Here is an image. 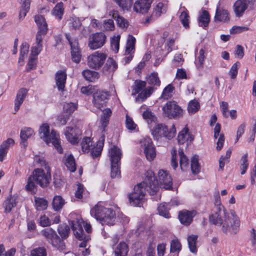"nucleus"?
Segmentation results:
<instances>
[{
	"mask_svg": "<svg viewBox=\"0 0 256 256\" xmlns=\"http://www.w3.org/2000/svg\"><path fill=\"white\" fill-rule=\"evenodd\" d=\"M106 55L100 52H96L88 57V64L92 68L98 70L104 65Z\"/></svg>",
	"mask_w": 256,
	"mask_h": 256,
	"instance_id": "obj_11",
	"label": "nucleus"
},
{
	"mask_svg": "<svg viewBox=\"0 0 256 256\" xmlns=\"http://www.w3.org/2000/svg\"><path fill=\"white\" fill-rule=\"evenodd\" d=\"M82 75L87 80L94 82L98 78V74L95 71L86 70L82 72Z\"/></svg>",
	"mask_w": 256,
	"mask_h": 256,
	"instance_id": "obj_36",
	"label": "nucleus"
},
{
	"mask_svg": "<svg viewBox=\"0 0 256 256\" xmlns=\"http://www.w3.org/2000/svg\"><path fill=\"white\" fill-rule=\"evenodd\" d=\"M146 83L144 81L136 80L132 86V94H138L136 100H140L144 101L148 97H149L153 92L154 88L152 86L146 88Z\"/></svg>",
	"mask_w": 256,
	"mask_h": 256,
	"instance_id": "obj_7",
	"label": "nucleus"
},
{
	"mask_svg": "<svg viewBox=\"0 0 256 256\" xmlns=\"http://www.w3.org/2000/svg\"><path fill=\"white\" fill-rule=\"evenodd\" d=\"M195 214V211L184 210L179 212L178 218L182 224L188 226L192 222Z\"/></svg>",
	"mask_w": 256,
	"mask_h": 256,
	"instance_id": "obj_21",
	"label": "nucleus"
},
{
	"mask_svg": "<svg viewBox=\"0 0 256 256\" xmlns=\"http://www.w3.org/2000/svg\"><path fill=\"white\" fill-rule=\"evenodd\" d=\"M71 227L74 232L75 237L78 240L86 238L87 235L84 232L83 227L84 222L82 220H72L71 222Z\"/></svg>",
	"mask_w": 256,
	"mask_h": 256,
	"instance_id": "obj_17",
	"label": "nucleus"
},
{
	"mask_svg": "<svg viewBox=\"0 0 256 256\" xmlns=\"http://www.w3.org/2000/svg\"><path fill=\"white\" fill-rule=\"evenodd\" d=\"M90 214L102 225L112 226L116 221V212L112 208L104 207L98 203L90 210Z\"/></svg>",
	"mask_w": 256,
	"mask_h": 256,
	"instance_id": "obj_4",
	"label": "nucleus"
},
{
	"mask_svg": "<svg viewBox=\"0 0 256 256\" xmlns=\"http://www.w3.org/2000/svg\"><path fill=\"white\" fill-rule=\"evenodd\" d=\"M46 248L40 247L33 249L30 252V256H46Z\"/></svg>",
	"mask_w": 256,
	"mask_h": 256,
	"instance_id": "obj_55",
	"label": "nucleus"
},
{
	"mask_svg": "<svg viewBox=\"0 0 256 256\" xmlns=\"http://www.w3.org/2000/svg\"><path fill=\"white\" fill-rule=\"evenodd\" d=\"M34 21L38 28V30L36 34L35 44H42L43 37L47 33L48 30L47 24L44 17L41 15L36 16Z\"/></svg>",
	"mask_w": 256,
	"mask_h": 256,
	"instance_id": "obj_12",
	"label": "nucleus"
},
{
	"mask_svg": "<svg viewBox=\"0 0 256 256\" xmlns=\"http://www.w3.org/2000/svg\"><path fill=\"white\" fill-rule=\"evenodd\" d=\"M230 20L229 13L226 10L218 8L214 16L216 22H228Z\"/></svg>",
	"mask_w": 256,
	"mask_h": 256,
	"instance_id": "obj_23",
	"label": "nucleus"
},
{
	"mask_svg": "<svg viewBox=\"0 0 256 256\" xmlns=\"http://www.w3.org/2000/svg\"><path fill=\"white\" fill-rule=\"evenodd\" d=\"M68 24L70 30H78L82 26V22L79 18L71 17L68 20Z\"/></svg>",
	"mask_w": 256,
	"mask_h": 256,
	"instance_id": "obj_38",
	"label": "nucleus"
},
{
	"mask_svg": "<svg viewBox=\"0 0 256 256\" xmlns=\"http://www.w3.org/2000/svg\"><path fill=\"white\" fill-rule=\"evenodd\" d=\"M120 164H111V177L114 178H118L120 176Z\"/></svg>",
	"mask_w": 256,
	"mask_h": 256,
	"instance_id": "obj_56",
	"label": "nucleus"
},
{
	"mask_svg": "<svg viewBox=\"0 0 256 256\" xmlns=\"http://www.w3.org/2000/svg\"><path fill=\"white\" fill-rule=\"evenodd\" d=\"M163 114L170 119H178L183 115V110L175 101L168 102L162 108Z\"/></svg>",
	"mask_w": 256,
	"mask_h": 256,
	"instance_id": "obj_8",
	"label": "nucleus"
},
{
	"mask_svg": "<svg viewBox=\"0 0 256 256\" xmlns=\"http://www.w3.org/2000/svg\"><path fill=\"white\" fill-rule=\"evenodd\" d=\"M104 134H102L100 140L96 144V146L92 149L91 156L94 158L101 155L104 144Z\"/></svg>",
	"mask_w": 256,
	"mask_h": 256,
	"instance_id": "obj_27",
	"label": "nucleus"
},
{
	"mask_svg": "<svg viewBox=\"0 0 256 256\" xmlns=\"http://www.w3.org/2000/svg\"><path fill=\"white\" fill-rule=\"evenodd\" d=\"M111 164H119L122 154L120 150L116 146H113L109 151Z\"/></svg>",
	"mask_w": 256,
	"mask_h": 256,
	"instance_id": "obj_24",
	"label": "nucleus"
},
{
	"mask_svg": "<svg viewBox=\"0 0 256 256\" xmlns=\"http://www.w3.org/2000/svg\"><path fill=\"white\" fill-rule=\"evenodd\" d=\"M166 12V6L162 2H158L154 8L153 15L156 16H159L162 14Z\"/></svg>",
	"mask_w": 256,
	"mask_h": 256,
	"instance_id": "obj_52",
	"label": "nucleus"
},
{
	"mask_svg": "<svg viewBox=\"0 0 256 256\" xmlns=\"http://www.w3.org/2000/svg\"><path fill=\"white\" fill-rule=\"evenodd\" d=\"M118 64L116 61L111 58L106 60V64L102 69V72L106 76H111L117 69Z\"/></svg>",
	"mask_w": 256,
	"mask_h": 256,
	"instance_id": "obj_20",
	"label": "nucleus"
},
{
	"mask_svg": "<svg viewBox=\"0 0 256 256\" xmlns=\"http://www.w3.org/2000/svg\"><path fill=\"white\" fill-rule=\"evenodd\" d=\"M148 84L154 86H158L160 84V81L158 74L156 72H153L150 74L148 78Z\"/></svg>",
	"mask_w": 256,
	"mask_h": 256,
	"instance_id": "obj_46",
	"label": "nucleus"
},
{
	"mask_svg": "<svg viewBox=\"0 0 256 256\" xmlns=\"http://www.w3.org/2000/svg\"><path fill=\"white\" fill-rule=\"evenodd\" d=\"M210 222L214 224L222 225V230L224 233L228 232L236 234L238 230L240 221L234 211H231L230 216L224 208L214 209V214L210 216Z\"/></svg>",
	"mask_w": 256,
	"mask_h": 256,
	"instance_id": "obj_2",
	"label": "nucleus"
},
{
	"mask_svg": "<svg viewBox=\"0 0 256 256\" xmlns=\"http://www.w3.org/2000/svg\"><path fill=\"white\" fill-rule=\"evenodd\" d=\"M174 90V88L172 84H168L163 90L162 98L165 100L170 98Z\"/></svg>",
	"mask_w": 256,
	"mask_h": 256,
	"instance_id": "obj_49",
	"label": "nucleus"
},
{
	"mask_svg": "<svg viewBox=\"0 0 256 256\" xmlns=\"http://www.w3.org/2000/svg\"><path fill=\"white\" fill-rule=\"evenodd\" d=\"M170 252H179L181 250V244L178 240H174L170 242Z\"/></svg>",
	"mask_w": 256,
	"mask_h": 256,
	"instance_id": "obj_60",
	"label": "nucleus"
},
{
	"mask_svg": "<svg viewBox=\"0 0 256 256\" xmlns=\"http://www.w3.org/2000/svg\"><path fill=\"white\" fill-rule=\"evenodd\" d=\"M178 154L180 158V164L182 170L184 171L188 168L189 162L186 156L184 154L182 150H179Z\"/></svg>",
	"mask_w": 256,
	"mask_h": 256,
	"instance_id": "obj_34",
	"label": "nucleus"
},
{
	"mask_svg": "<svg viewBox=\"0 0 256 256\" xmlns=\"http://www.w3.org/2000/svg\"><path fill=\"white\" fill-rule=\"evenodd\" d=\"M169 204L166 203H163L160 204L158 208V210L160 215L163 216L166 218H169L170 217L168 210Z\"/></svg>",
	"mask_w": 256,
	"mask_h": 256,
	"instance_id": "obj_43",
	"label": "nucleus"
},
{
	"mask_svg": "<svg viewBox=\"0 0 256 256\" xmlns=\"http://www.w3.org/2000/svg\"><path fill=\"white\" fill-rule=\"evenodd\" d=\"M158 180L160 185L166 190L172 188V178L166 171L163 170H160L158 172Z\"/></svg>",
	"mask_w": 256,
	"mask_h": 256,
	"instance_id": "obj_18",
	"label": "nucleus"
},
{
	"mask_svg": "<svg viewBox=\"0 0 256 256\" xmlns=\"http://www.w3.org/2000/svg\"><path fill=\"white\" fill-rule=\"evenodd\" d=\"M27 90L24 88L20 89L18 92L14 102V110L16 112L19 110L27 94Z\"/></svg>",
	"mask_w": 256,
	"mask_h": 256,
	"instance_id": "obj_26",
	"label": "nucleus"
},
{
	"mask_svg": "<svg viewBox=\"0 0 256 256\" xmlns=\"http://www.w3.org/2000/svg\"><path fill=\"white\" fill-rule=\"evenodd\" d=\"M58 232L62 239L67 238L70 232V228L66 224H62L58 226Z\"/></svg>",
	"mask_w": 256,
	"mask_h": 256,
	"instance_id": "obj_51",
	"label": "nucleus"
},
{
	"mask_svg": "<svg viewBox=\"0 0 256 256\" xmlns=\"http://www.w3.org/2000/svg\"><path fill=\"white\" fill-rule=\"evenodd\" d=\"M232 154V150L228 149L226 152L225 156H222L219 160V166L221 170H222L225 165V162H228V159L230 157Z\"/></svg>",
	"mask_w": 256,
	"mask_h": 256,
	"instance_id": "obj_54",
	"label": "nucleus"
},
{
	"mask_svg": "<svg viewBox=\"0 0 256 256\" xmlns=\"http://www.w3.org/2000/svg\"><path fill=\"white\" fill-rule=\"evenodd\" d=\"M128 251V245L124 242H120L114 250V256H126Z\"/></svg>",
	"mask_w": 256,
	"mask_h": 256,
	"instance_id": "obj_31",
	"label": "nucleus"
},
{
	"mask_svg": "<svg viewBox=\"0 0 256 256\" xmlns=\"http://www.w3.org/2000/svg\"><path fill=\"white\" fill-rule=\"evenodd\" d=\"M77 108L76 104L72 102L66 103L64 105V113L70 116Z\"/></svg>",
	"mask_w": 256,
	"mask_h": 256,
	"instance_id": "obj_53",
	"label": "nucleus"
},
{
	"mask_svg": "<svg viewBox=\"0 0 256 256\" xmlns=\"http://www.w3.org/2000/svg\"><path fill=\"white\" fill-rule=\"evenodd\" d=\"M190 168L193 174H198L200 169L198 156H194L191 159Z\"/></svg>",
	"mask_w": 256,
	"mask_h": 256,
	"instance_id": "obj_37",
	"label": "nucleus"
},
{
	"mask_svg": "<svg viewBox=\"0 0 256 256\" xmlns=\"http://www.w3.org/2000/svg\"><path fill=\"white\" fill-rule=\"evenodd\" d=\"M136 38L132 35H129L127 40L126 54H130L134 48Z\"/></svg>",
	"mask_w": 256,
	"mask_h": 256,
	"instance_id": "obj_44",
	"label": "nucleus"
},
{
	"mask_svg": "<svg viewBox=\"0 0 256 256\" xmlns=\"http://www.w3.org/2000/svg\"><path fill=\"white\" fill-rule=\"evenodd\" d=\"M16 198L13 196H10L4 203V212L6 213L10 212L12 208L16 206Z\"/></svg>",
	"mask_w": 256,
	"mask_h": 256,
	"instance_id": "obj_30",
	"label": "nucleus"
},
{
	"mask_svg": "<svg viewBox=\"0 0 256 256\" xmlns=\"http://www.w3.org/2000/svg\"><path fill=\"white\" fill-rule=\"evenodd\" d=\"M214 209L216 210H219L220 208L224 209V206L222 205L220 198V194L218 191H216L214 193Z\"/></svg>",
	"mask_w": 256,
	"mask_h": 256,
	"instance_id": "obj_63",
	"label": "nucleus"
},
{
	"mask_svg": "<svg viewBox=\"0 0 256 256\" xmlns=\"http://www.w3.org/2000/svg\"><path fill=\"white\" fill-rule=\"evenodd\" d=\"M241 164H240V170H241V174H244L246 173L248 166V154H244L241 158Z\"/></svg>",
	"mask_w": 256,
	"mask_h": 256,
	"instance_id": "obj_58",
	"label": "nucleus"
},
{
	"mask_svg": "<svg viewBox=\"0 0 256 256\" xmlns=\"http://www.w3.org/2000/svg\"><path fill=\"white\" fill-rule=\"evenodd\" d=\"M200 108L199 103L196 100H192L190 102L188 106V110L189 114H194Z\"/></svg>",
	"mask_w": 256,
	"mask_h": 256,
	"instance_id": "obj_47",
	"label": "nucleus"
},
{
	"mask_svg": "<svg viewBox=\"0 0 256 256\" xmlns=\"http://www.w3.org/2000/svg\"><path fill=\"white\" fill-rule=\"evenodd\" d=\"M35 206L38 210H46L48 207V202L44 198H35Z\"/></svg>",
	"mask_w": 256,
	"mask_h": 256,
	"instance_id": "obj_42",
	"label": "nucleus"
},
{
	"mask_svg": "<svg viewBox=\"0 0 256 256\" xmlns=\"http://www.w3.org/2000/svg\"><path fill=\"white\" fill-rule=\"evenodd\" d=\"M67 78L66 72L64 70H58L56 74V86L59 90L63 91Z\"/></svg>",
	"mask_w": 256,
	"mask_h": 256,
	"instance_id": "obj_22",
	"label": "nucleus"
},
{
	"mask_svg": "<svg viewBox=\"0 0 256 256\" xmlns=\"http://www.w3.org/2000/svg\"><path fill=\"white\" fill-rule=\"evenodd\" d=\"M34 130L30 128H22L20 134V138L22 140V143L24 147L27 146L26 140L30 138L33 134Z\"/></svg>",
	"mask_w": 256,
	"mask_h": 256,
	"instance_id": "obj_29",
	"label": "nucleus"
},
{
	"mask_svg": "<svg viewBox=\"0 0 256 256\" xmlns=\"http://www.w3.org/2000/svg\"><path fill=\"white\" fill-rule=\"evenodd\" d=\"M240 66V63L238 62L234 63L230 68L228 72V74L232 79H235L238 74V70Z\"/></svg>",
	"mask_w": 256,
	"mask_h": 256,
	"instance_id": "obj_57",
	"label": "nucleus"
},
{
	"mask_svg": "<svg viewBox=\"0 0 256 256\" xmlns=\"http://www.w3.org/2000/svg\"><path fill=\"white\" fill-rule=\"evenodd\" d=\"M104 28L106 30H114V20L111 19L104 20Z\"/></svg>",
	"mask_w": 256,
	"mask_h": 256,
	"instance_id": "obj_64",
	"label": "nucleus"
},
{
	"mask_svg": "<svg viewBox=\"0 0 256 256\" xmlns=\"http://www.w3.org/2000/svg\"><path fill=\"white\" fill-rule=\"evenodd\" d=\"M194 138L188 132V128H184L178 134V141L180 144H184L186 142H192Z\"/></svg>",
	"mask_w": 256,
	"mask_h": 256,
	"instance_id": "obj_25",
	"label": "nucleus"
},
{
	"mask_svg": "<svg viewBox=\"0 0 256 256\" xmlns=\"http://www.w3.org/2000/svg\"><path fill=\"white\" fill-rule=\"evenodd\" d=\"M65 36L70 46L71 50H80L78 40L76 38H72L70 34H66Z\"/></svg>",
	"mask_w": 256,
	"mask_h": 256,
	"instance_id": "obj_48",
	"label": "nucleus"
},
{
	"mask_svg": "<svg viewBox=\"0 0 256 256\" xmlns=\"http://www.w3.org/2000/svg\"><path fill=\"white\" fill-rule=\"evenodd\" d=\"M152 0H137L134 4V10L137 13L146 14L150 10Z\"/></svg>",
	"mask_w": 256,
	"mask_h": 256,
	"instance_id": "obj_19",
	"label": "nucleus"
},
{
	"mask_svg": "<svg viewBox=\"0 0 256 256\" xmlns=\"http://www.w3.org/2000/svg\"><path fill=\"white\" fill-rule=\"evenodd\" d=\"M52 13L58 20H62L64 13L63 3L62 2L58 3L52 10Z\"/></svg>",
	"mask_w": 256,
	"mask_h": 256,
	"instance_id": "obj_33",
	"label": "nucleus"
},
{
	"mask_svg": "<svg viewBox=\"0 0 256 256\" xmlns=\"http://www.w3.org/2000/svg\"><path fill=\"white\" fill-rule=\"evenodd\" d=\"M206 58V54L205 50L202 48L200 50L199 56L195 62L196 65L198 68L200 69L203 68L204 62Z\"/></svg>",
	"mask_w": 256,
	"mask_h": 256,
	"instance_id": "obj_40",
	"label": "nucleus"
},
{
	"mask_svg": "<svg viewBox=\"0 0 256 256\" xmlns=\"http://www.w3.org/2000/svg\"><path fill=\"white\" fill-rule=\"evenodd\" d=\"M256 1V0H236L233 5L236 16L240 18L246 10H253Z\"/></svg>",
	"mask_w": 256,
	"mask_h": 256,
	"instance_id": "obj_10",
	"label": "nucleus"
},
{
	"mask_svg": "<svg viewBox=\"0 0 256 256\" xmlns=\"http://www.w3.org/2000/svg\"><path fill=\"white\" fill-rule=\"evenodd\" d=\"M46 172L42 168H37L34 170L26 186V189L29 192H33L36 188V184L42 188L46 187L51 180L50 168L46 167Z\"/></svg>",
	"mask_w": 256,
	"mask_h": 256,
	"instance_id": "obj_3",
	"label": "nucleus"
},
{
	"mask_svg": "<svg viewBox=\"0 0 256 256\" xmlns=\"http://www.w3.org/2000/svg\"><path fill=\"white\" fill-rule=\"evenodd\" d=\"M146 174L144 180L136 186L134 192L128 195L130 202L132 206H140L144 202L146 191L150 195H154L159 190L158 182L154 172L150 170Z\"/></svg>",
	"mask_w": 256,
	"mask_h": 256,
	"instance_id": "obj_1",
	"label": "nucleus"
},
{
	"mask_svg": "<svg viewBox=\"0 0 256 256\" xmlns=\"http://www.w3.org/2000/svg\"><path fill=\"white\" fill-rule=\"evenodd\" d=\"M120 36L114 37L111 40V47L112 50L115 52H118L120 47Z\"/></svg>",
	"mask_w": 256,
	"mask_h": 256,
	"instance_id": "obj_61",
	"label": "nucleus"
},
{
	"mask_svg": "<svg viewBox=\"0 0 256 256\" xmlns=\"http://www.w3.org/2000/svg\"><path fill=\"white\" fill-rule=\"evenodd\" d=\"M140 144L144 148L146 159L149 161L152 160L156 157V152L152 139L149 137H146L140 141Z\"/></svg>",
	"mask_w": 256,
	"mask_h": 256,
	"instance_id": "obj_13",
	"label": "nucleus"
},
{
	"mask_svg": "<svg viewBox=\"0 0 256 256\" xmlns=\"http://www.w3.org/2000/svg\"><path fill=\"white\" fill-rule=\"evenodd\" d=\"M210 20V16L208 11L203 10L198 16V23L200 26L206 28L208 26Z\"/></svg>",
	"mask_w": 256,
	"mask_h": 256,
	"instance_id": "obj_32",
	"label": "nucleus"
},
{
	"mask_svg": "<svg viewBox=\"0 0 256 256\" xmlns=\"http://www.w3.org/2000/svg\"><path fill=\"white\" fill-rule=\"evenodd\" d=\"M218 140L216 142V149L217 150L220 151L222 150V148L223 147L224 143V136L223 134H216L214 133V138H217L218 136Z\"/></svg>",
	"mask_w": 256,
	"mask_h": 256,
	"instance_id": "obj_59",
	"label": "nucleus"
},
{
	"mask_svg": "<svg viewBox=\"0 0 256 256\" xmlns=\"http://www.w3.org/2000/svg\"><path fill=\"white\" fill-rule=\"evenodd\" d=\"M92 142L90 138H84L82 143V149L84 152H88L92 146Z\"/></svg>",
	"mask_w": 256,
	"mask_h": 256,
	"instance_id": "obj_50",
	"label": "nucleus"
},
{
	"mask_svg": "<svg viewBox=\"0 0 256 256\" xmlns=\"http://www.w3.org/2000/svg\"><path fill=\"white\" fill-rule=\"evenodd\" d=\"M64 204V200L61 196H55L52 200V206L54 210L58 211L62 209Z\"/></svg>",
	"mask_w": 256,
	"mask_h": 256,
	"instance_id": "obj_35",
	"label": "nucleus"
},
{
	"mask_svg": "<svg viewBox=\"0 0 256 256\" xmlns=\"http://www.w3.org/2000/svg\"><path fill=\"white\" fill-rule=\"evenodd\" d=\"M114 1L118 6L121 8L123 10H128L130 9L132 4V0H113Z\"/></svg>",
	"mask_w": 256,
	"mask_h": 256,
	"instance_id": "obj_45",
	"label": "nucleus"
},
{
	"mask_svg": "<svg viewBox=\"0 0 256 256\" xmlns=\"http://www.w3.org/2000/svg\"><path fill=\"white\" fill-rule=\"evenodd\" d=\"M39 134L40 138L47 144L52 142L60 154L63 152L58 135L56 134V132L54 130H52L50 132V126L48 124L44 123L42 124L39 128Z\"/></svg>",
	"mask_w": 256,
	"mask_h": 256,
	"instance_id": "obj_5",
	"label": "nucleus"
},
{
	"mask_svg": "<svg viewBox=\"0 0 256 256\" xmlns=\"http://www.w3.org/2000/svg\"><path fill=\"white\" fill-rule=\"evenodd\" d=\"M37 58L38 56L30 54L29 60L28 62V71H30L36 68Z\"/></svg>",
	"mask_w": 256,
	"mask_h": 256,
	"instance_id": "obj_62",
	"label": "nucleus"
},
{
	"mask_svg": "<svg viewBox=\"0 0 256 256\" xmlns=\"http://www.w3.org/2000/svg\"><path fill=\"white\" fill-rule=\"evenodd\" d=\"M198 236L196 235H191L188 238V242L189 248L191 252L196 253L197 252V248L196 244L197 242Z\"/></svg>",
	"mask_w": 256,
	"mask_h": 256,
	"instance_id": "obj_39",
	"label": "nucleus"
},
{
	"mask_svg": "<svg viewBox=\"0 0 256 256\" xmlns=\"http://www.w3.org/2000/svg\"><path fill=\"white\" fill-rule=\"evenodd\" d=\"M176 132L174 126L169 130L168 127L162 124H158L152 130V134L154 140L158 141H164L171 140L174 137Z\"/></svg>",
	"mask_w": 256,
	"mask_h": 256,
	"instance_id": "obj_6",
	"label": "nucleus"
},
{
	"mask_svg": "<svg viewBox=\"0 0 256 256\" xmlns=\"http://www.w3.org/2000/svg\"><path fill=\"white\" fill-rule=\"evenodd\" d=\"M106 36L102 32H96L90 35L88 46L90 49L96 50L102 47L106 42Z\"/></svg>",
	"mask_w": 256,
	"mask_h": 256,
	"instance_id": "obj_14",
	"label": "nucleus"
},
{
	"mask_svg": "<svg viewBox=\"0 0 256 256\" xmlns=\"http://www.w3.org/2000/svg\"><path fill=\"white\" fill-rule=\"evenodd\" d=\"M110 94L108 92L103 90H97L93 94L92 102L94 106L98 108L105 106L108 99Z\"/></svg>",
	"mask_w": 256,
	"mask_h": 256,
	"instance_id": "obj_15",
	"label": "nucleus"
},
{
	"mask_svg": "<svg viewBox=\"0 0 256 256\" xmlns=\"http://www.w3.org/2000/svg\"><path fill=\"white\" fill-rule=\"evenodd\" d=\"M67 140L72 144H76L80 140L82 132L76 126H67L64 132Z\"/></svg>",
	"mask_w": 256,
	"mask_h": 256,
	"instance_id": "obj_16",
	"label": "nucleus"
},
{
	"mask_svg": "<svg viewBox=\"0 0 256 256\" xmlns=\"http://www.w3.org/2000/svg\"><path fill=\"white\" fill-rule=\"evenodd\" d=\"M42 234L46 238L48 243L57 248H62L64 246L63 240L61 239L51 228L44 229L41 232Z\"/></svg>",
	"mask_w": 256,
	"mask_h": 256,
	"instance_id": "obj_9",
	"label": "nucleus"
},
{
	"mask_svg": "<svg viewBox=\"0 0 256 256\" xmlns=\"http://www.w3.org/2000/svg\"><path fill=\"white\" fill-rule=\"evenodd\" d=\"M65 165L68 169L71 172H74L76 170V164L74 156L70 154L67 156L65 160Z\"/></svg>",
	"mask_w": 256,
	"mask_h": 256,
	"instance_id": "obj_41",
	"label": "nucleus"
},
{
	"mask_svg": "<svg viewBox=\"0 0 256 256\" xmlns=\"http://www.w3.org/2000/svg\"><path fill=\"white\" fill-rule=\"evenodd\" d=\"M180 14L179 16L180 20L183 26L188 29L190 28V16L188 12L185 7H180Z\"/></svg>",
	"mask_w": 256,
	"mask_h": 256,
	"instance_id": "obj_28",
	"label": "nucleus"
}]
</instances>
